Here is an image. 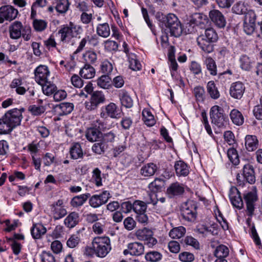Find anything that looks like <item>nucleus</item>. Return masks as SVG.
Instances as JSON below:
<instances>
[{
    "label": "nucleus",
    "instance_id": "nucleus-1",
    "mask_svg": "<svg viewBox=\"0 0 262 262\" xmlns=\"http://www.w3.org/2000/svg\"><path fill=\"white\" fill-rule=\"evenodd\" d=\"M24 111V108H15L7 111L0 118V135L9 134L20 125Z\"/></svg>",
    "mask_w": 262,
    "mask_h": 262
},
{
    "label": "nucleus",
    "instance_id": "nucleus-2",
    "mask_svg": "<svg viewBox=\"0 0 262 262\" xmlns=\"http://www.w3.org/2000/svg\"><path fill=\"white\" fill-rule=\"evenodd\" d=\"M155 17L161 28H167L171 36L178 37L182 33L183 30L181 21L177 16L173 13L164 14L161 12H157Z\"/></svg>",
    "mask_w": 262,
    "mask_h": 262
},
{
    "label": "nucleus",
    "instance_id": "nucleus-3",
    "mask_svg": "<svg viewBox=\"0 0 262 262\" xmlns=\"http://www.w3.org/2000/svg\"><path fill=\"white\" fill-rule=\"evenodd\" d=\"M218 39V35L216 31L211 28L205 30L204 34L200 35L197 38V42L199 47L206 53H211L214 50L213 43Z\"/></svg>",
    "mask_w": 262,
    "mask_h": 262
},
{
    "label": "nucleus",
    "instance_id": "nucleus-4",
    "mask_svg": "<svg viewBox=\"0 0 262 262\" xmlns=\"http://www.w3.org/2000/svg\"><path fill=\"white\" fill-rule=\"evenodd\" d=\"M10 37L13 39H17L21 36L25 41L31 37V29L29 26H23L19 21H15L9 27Z\"/></svg>",
    "mask_w": 262,
    "mask_h": 262
},
{
    "label": "nucleus",
    "instance_id": "nucleus-5",
    "mask_svg": "<svg viewBox=\"0 0 262 262\" xmlns=\"http://www.w3.org/2000/svg\"><path fill=\"white\" fill-rule=\"evenodd\" d=\"M83 30L82 27L70 21L68 25L63 26L58 31L60 35V40L64 43H69L72 38L77 37Z\"/></svg>",
    "mask_w": 262,
    "mask_h": 262
},
{
    "label": "nucleus",
    "instance_id": "nucleus-6",
    "mask_svg": "<svg viewBox=\"0 0 262 262\" xmlns=\"http://www.w3.org/2000/svg\"><path fill=\"white\" fill-rule=\"evenodd\" d=\"M92 245L98 257H104L111 250V241L106 236H98L94 238Z\"/></svg>",
    "mask_w": 262,
    "mask_h": 262
},
{
    "label": "nucleus",
    "instance_id": "nucleus-7",
    "mask_svg": "<svg viewBox=\"0 0 262 262\" xmlns=\"http://www.w3.org/2000/svg\"><path fill=\"white\" fill-rule=\"evenodd\" d=\"M210 119L213 124L219 128H225L228 124V118L223 108L214 105L210 110Z\"/></svg>",
    "mask_w": 262,
    "mask_h": 262
},
{
    "label": "nucleus",
    "instance_id": "nucleus-8",
    "mask_svg": "<svg viewBox=\"0 0 262 262\" xmlns=\"http://www.w3.org/2000/svg\"><path fill=\"white\" fill-rule=\"evenodd\" d=\"M196 205L193 201L187 202L182 206L181 215L183 219L188 222H194L197 216Z\"/></svg>",
    "mask_w": 262,
    "mask_h": 262
},
{
    "label": "nucleus",
    "instance_id": "nucleus-9",
    "mask_svg": "<svg viewBox=\"0 0 262 262\" xmlns=\"http://www.w3.org/2000/svg\"><path fill=\"white\" fill-rule=\"evenodd\" d=\"M100 116L104 119L107 117L118 119L121 117V112L116 104L111 102L107 105L101 108Z\"/></svg>",
    "mask_w": 262,
    "mask_h": 262
},
{
    "label": "nucleus",
    "instance_id": "nucleus-10",
    "mask_svg": "<svg viewBox=\"0 0 262 262\" xmlns=\"http://www.w3.org/2000/svg\"><path fill=\"white\" fill-rule=\"evenodd\" d=\"M105 101V96L101 92H95L91 95L90 100L85 102V108L90 111L94 110L100 104L103 103Z\"/></svg>",
    "mask_w": 262,
    "mask_h": 262
},
{
    "label": "nucleus",
    "instance_id": "nucleus-11",
    "mask_svg": "<svg viewBox=\"0 0 262 262\" xmlns=\"http://www.w3.org/2000/svg\"><path fill=\"white\" fill-rule=\"evenodd\" d=\"M18 11L13 6L5 5L0 8V24H2L5 20L11 21L17 16Z\"/></svg>",
    "mask_w": 262,
    "mask_h": 262
},
{
    "label": "nucleus",
    "instance_id": "nucleus-12",
    "mask_svg": "<svg viewBox=\"0 0 262 262\" xmlns=\"http://www.w3.org/2000/svg\"><path fill=\"white\" fill-rule=\"evenodd\" d=\"M111 197L110 192L104 190L99 194L92 195L89 199V204L92 207L97 208L106 204Z\"/></svg>",
    "mask_w": 262,
    "mask_h": 262
},
{
    "label": "nucleus",
    "instance_id": "nucleus-13",
    "mask_svg": "<svg viewBox=\"0 0 262 262\" xmlns=\"http://www.w3.org/2000/svg\"><path fill=\"white\" fill-rule=\"evenodd\" d=\"M144 252V245L138 242H134L128 243L127 245V249L123 250V253L126 256H138L142 255Z\"/></svg>",
    "mask_w": 262,
    "mask_h": 262
},
{
    "label": "nucleus",
    "instance_id": "nucleus-14",
    "mask_svg": "<svg viewBox=\"0 0 262 262\" xmlns=\"http://www.w3.org/2000/svg\"><path fill=\"white\" fill-rule=\"evenodd\" d=\"M244 198L246 204V211L249 216H252L254 211V203L257 200L256 192L255 191L249 192L244 194Z\"/></svg>",
    "mask_w": 262,
    "mask_h": 262
},
{
    "label": "nucleus",
    "instance_id": "nucleus-15",
    "mask_svg": "<svg viewBox=\"0 0 262 262\" xmlns=\"http://www.w3.org/2000/svg\"><path fill=\"white\" fill-rule=\"evenodd\" d=\"M51 212L55 220H59L64 216L67 214V211L63 205L62 200H59L52 204Z\"/></svg>",
    "mask_w": 262,
    "mask_h": 262
},
{
    "label": "nucleus",
    "instance_id": "nucleus-16",
    "mask_svg": "<svg viewBox=\"0 0 262 262\" xmlns=\"http://www.w3.org/2000/svg\"><path fill=\"white\" fill-rule=\"evenodd\" d=\"M229 198L233 207L241 209L244 206L241 194L238 190L235 187H232L229 192Z\"/></svg>",
    "mask_w": 262,
    "mask_h": 262
},
{
    "label": "nucleus",
    "instance_id": "nucleus-17",
    "mask_svg": "<svg viewBox=\"0 0 262 262\" xmlns=\"http://www.w3.org/2000/svg\"><path fill=\"white\" fill-rule=\"evenodd\" d=\"M101 70L104 74L100 77L98 82H110L112 80L110 73L113 70L112 64L107 60H105L101 64Z\"/></svg>",
    "mask_w": 262,
    "mask_h": 262
},
{
    "label": "nucleus",
    "instance_id": "nucleus-18",
    "mask_svg": "<svg viewBox=\"0 0 262 262\" xmlns=\"http://www.w3.org/2000/svg\"><path fill=\"white\" fill-rule=\"evenodd\" d=\"M209 17L211 21L219 28H224L226 21L223 14L218 10L213 9L209 12Z\"/></svg>",
    "mask_w": 262,
    "mask_h": 262
},
{
    "label": "nucleus",
    "instance_id": "nucleus-19",
    "mask_svg": "<svg viewBox=\"0 0 262 262\" xmlns=\"http://www.w3.org/2000/svg\"><path fill=\"white\" fill-rule=\"evenodd\" d=\"M184 192L183 184L179 182L171 184L167 188L166 194L169 198H173L182 195Z\"/></svg>",
    "mask_w": 262,
    "mask_h": 262
},
{
    "label": "nucleus",
    "instance_id": "nucleus-20",
    "mask_svg": "<svg viewBox=\"0 0 262 262\" xmlns=\"http://www.w3.org/2000/svg\"><path fill=\"white\" fill-rule=\"evenodd\" d=\"M34 73L36 82H48L47 78L50 72L47 66L40 65L36 68Z\"/></svg>",
    "mask_w": 262,
    "mask_h": 262
},
{
    "label": "nucleus",
    "instance_id": "nucleus-21",
    "mask_svg": "<svg viewBox=\"0 0 262 262\" xmlns=\"http://www.w3.org/2000/svg\"><path fill=\"white\" fill-rule=\"evenodd\" d=\"M70 158L73 160L82 159L84 156L81 144L78 142L73 143L69 150Z\"/></svg>",
    "mask_w": 262,
    "mask_h": 262
},
{
    "label": "nucleus",
    "instance_id": "nucleus-22",
    "mask_svg": "<svg viewBox=\"0 0 262 262\" xmlns=\"http://www.w3.org/2000/svg\"><path fill=\"white\" fill-rule=\"evenodd\" d=\"M243 174L250 184H254L256 181L254 167L251 164H245L243 168Z\"/></svg>",
    "mask_w": 262,
    "mask_h": 262
},
{
    "label": "nucleus",
    "instance_id": "nucleus-23",
    "mask_svg": "<svg viewBox=\"0 0 262 262\" xmlns=\"http://www.w3.org/2000/svg\"><path fill=\"white\" fill-rule=\"evenodd\" d=\"M245 89L243 83H233L230 89L231 96L235 99H240L243 95Z\"/></svg>",
    "mask_w": 262,
    "mask_h": 262
},
{
    "label": "nucleus",
    "instance_id": "nucleus-24",
    "mask_svg": "<svg viewBox=\"0 0 262 262\" xmlns=\"http://www.w3.org/2000/svg\"><path fill=\"white\" fill-rule=\"evenodd\" d=\"M46 232V228L41 223H34L31 229V235L34 239L40 238Z\"/></svg>",
    "mask_w": 262,
    "mask_h": 262
},
{
    "label": "nucleus",
    "instance_id": "nucleus-25",
    "mask_svg": "<svg viewBox=\"0 0 262 262\" xmlns=\"http://www.w3.org/2000/svg\"><path fill=\"white\" fill-rule=\"evenodd\" d=\"M245 147L249 151L255 150L258 146V140L256 136L254 135H247L245 137Z\"/></svg>",
    "mask_w": 262,
    "mask_h": 262
},
{
    "label": "nucleus",
    "instance_id": "nucleus-26",
    "mask_svg": "<svg viewBox=\"0 0 262 262\" xmlns=\"http://www.w3.org/2000/svg\"><path fill=\"white\" fill-rule=\"evenodd\" d=\"M79 221V214L76 212H72L65 218L64 223L68 228H72L78 224Z\"/></svg>",
    "mask_w": 262,
    "mask_h": 262
},
{
    "label": "nucleus",
    "instance_id": "nucleus-27",
    "mask_svg": "<svg viewBox=\"0 0 262 262\" xmlns=\"http://www.w3.org/2000/svg\"><path fill=\"white\" fill-rule=\"evenodd\" d=\"M85 136L89 141L94 142L97 141L101 137V133L93 126L86 129Z\"/></svg>",
    "mask_w": 262,
    "mask_h": 262
},
{
    "label": "nucleus",
    "instance_id": "nucleus-28",
    "mask_svg": "<svg viewBox=\"0 0 262 262\" xmlns=\"http://www.w3.org/2000/svg\"><path fill=\"white\" fill-rule=\"evenodd\" d=\"M157 170V165L149 163L144 165L140 169L141 174L145 177H149L154 175Z\"/></svg>",
    "mask_w": 262,
    "mask_h": 262
},
{
    "label": "nucleus",
    "instance_id": "nucleus-29",
    "mask_svg": "<svg viewBox=\"0 0 262 262\" xmlns=\"http://www.w3.org/2000/svg\"><path fill=\"white\" fill-rule=\"evenodd\" d=\"M174 169L177 175L179 177H185L189 173L188 166L182 161L176 162L174 164Z\"/></svg>",
    "mask_w": 262,
    "mask_h": 262
},
{
    "label": "nucleus",
    "instance_id": "nucleus-30",
    "mask_svg": "<svg viewBox=\"0 0 262 262\" xmlns=\"http://www.w3.org/2000/svg\"><path fill=\"white\" fill-rule=\"evenodd\" d=\"M90 197V194L89 193L75 196L71 200L70 202L71 205L75 208L80 207L84 204Z\"/></svg>",
    "mask_w": 262,
    "mask_h": 262
},
{
    "label": "nucleus",
    "instance_id": "nucleus-31",
    "mask_svg": "<svg viewBox=\"0 0 262 262\" xmlns=\"http://www.w3.org/2000/svg\"><path fill=\"white\" fill-rule=\"evenodd\" d=\"M97 34L102 37L107 38L111 34L110 27L108 23L99 24L96 27Z\"/></svg>",
    "mask_w": 262,
    "mask_h": 262
},
{
    "label": "nucleus",
    "instance_id": "nucleus-32",
    "mask_svg": "<svg viewBox=\"0 0 262 262\" xmlns=\"http://www.w3.org/2000/svg\"><path fill=\"white\" fill-rule=\"evenodd\" d=\"M230 117L233 123L236 125H241L244 123V117L241 112L237 109H233L230 112Z\"/></svg>",
    "mask_w": 262,
    "mask_h": 262
},
{
    "label": "nucleus",
    "instance_id": "nucleus-33",
    "mask_svg": "<svg viewBox=\"0 0 262 262\" xmlns=\"http://www.w3.org/2000/svg\"><path fill=\"white\" fill-rule=\"evenodd\" d=\"M79 74L81 77L84 79H91L94 76L95 70L89 64H85L84 66L80 71Z\"/></svg>",
    "mask_w": 262,
    "mask_h": 262
},
{
    "label": "nucleus",
    "instance_id": "nucleus-34",
    "mask_svg": "<svg viewBox=\"0 0 262 262\" xmlns=\"http://www.w3.org/2000/svg\"><path fill=\"white\" fill-rule=\"evenodd\" d=\"M240 67L245 71H249L253 67V61L246 55H242L239 58Z\"/></svg>",
    "mask_w": 262,
    "mask_h": 262
},
{
    "label": "nucleus",
    "instance_id": "nucleus-35",
    "mask_svg": "<svg viewBox=\"0 0 262 262\" xmlns=\"http://www.w3.org/2000/svg\"><path fill=\"white\" fill-rule=\"evenodd\" d=\"M82 58L85 64H94L97 60V54L93 50L86 51L82 55Z\"/></svg>",
    "mask_w": 262,
    "mask_h": 262
},
{
    "label": "nucleus",
    "instance_id": "nucleus-36",
    "mask_svg": "<svg viewBox=\"0 0 262 262\" xmlns=\"http://www.w3.org/2000/svg\"><path fill=\"white\" fill-rule=\"evenodd\" d=\"M56 107L60 110L59 114L60 116L66 115L72 112L74 108V105L70 102H63L57 105Z\"/></svg>",
    "mask_w": 262,
    "mask_h": 262
},
{
    "label": "nucleus",
    "instance_id": "nucleus-37",
    "mask_svg": "<svg viewBox=\"0 0 262 262\" xmlns=\"http://www.w3.org/2000/svg\"><path fill=\"white\" fill-rule=\"evenodd\" d=\"M135 235L139 240L145 241L151 235H154V233L151 230L143 228L137 230L135 232Z\"/></svg>",
    "mask_w": 262,
    "mask_h": 262
},
{
    "label": "nucleus",
    "instance_id": "nucleus-38",
    "mask_svg": "<svg viewBox=\"0 0 262 262\" xmlns=\"http://www.w3.org/2000/svg\"><path fill=\"white\" fill-rule=\"evenodd\" d=\"M143 120L148 126H152L156 123L154 115L148 109H144L142 111Z\"/></svg>",
    "mask_w": 262,
    "mask_h": 262
},
{
    "label": "nucleus",
    "instance_id": "nucleus-39",
    "mask_svg": "<svg viewBox=\"0 0 262 262\" xmlns=\"http://www.w3.org/2000/svg\"><path fill=\"white\" fill-rule=\"evenodd\" d=\"M186 233V229L183 226L172 228L169 232V236L173 239H179L183 237Z\"/></svg>",
    "mask_w": 262,
    "mask_h": 262
},
{
    "label": "nucleus",
    "instance_id": "nucleus-40",
    "mask_svg": "<svg viewBox=\"0 0 262 262\" xmlns=\"http://www.w3.org/2000/svg\"><path fill=\"white\" fill-rule=\"evenodd\" d=\"M165 180L163 178H156L149 184V189L154 192L161 191L164 186Z\"/></svg>",
    "mask_w": 262,
    "mask_h": 262
},
{
    "label": "nucleus",
    "instance_id": "nucleus-41",
    "mask_svg": "<svg viewBox=\"0 0 262 262\" xmlns=\"http://www.w3.org/2000/svg\"><path fill=\"white\" fill-rule=\"evenodd\" d=\"M69 5L68 0H57L55 8L57 12L63 14L68 11Z\"/></svg>",
    "mask_w": 262,
    "mask_h": 262
},
{
    "label": "nucleus",
    "instance_id": "nucleus-42",
    "mask_svg": "<svg viewBox=\"0 0 262 262\" xmlns=\"http://www.w3.org/2000/svg\"><path fill=\"white\" fill-rule=\"evenodd\" d=\"M204 63L206 66L207 70L210 72V74L216 75L217 74L216 66L213 58L209 56L205 57Z\"/></svg>",
    "mask_w": 262,
    "mask_h": 262
},
{
    "label": "nucleus",
    "instance_id": "nucleus-43",
    "mask_svg": "<svg viewBox=\"0 0 262 262\" xmlns=\"http://www.w3.org/2000/svg\"><path fill=\"white\" fill-rule=\"evenodd\" d=\"M162 254L156 251H152L147 252L145 255V259L150 262H158L161 260Z\"/></svg>",
    "mask_w": 262,
    "mask_h": 262
},
{
    "label": "nucleus",
    "instance_id": "nucleus-44",
    "mask_svg": "<svg viewBox=\"0 0 262 262\" xmlns=\"http://www.w3.org/2000/svg\"><path fill=\"white\" fill-rule=\"evenodd\" d=\"M227 155L229 160L233 164L237 165L239 164L238 155L234 148H229L227 150Z\"/></svg>",
    "mask_w": 262,
    "mask_h": 262
},
{
    "label": "nucleus",
    "instance_id": "nucleus-45",
    "mask_svg": "<svg viewBox=\"0 0 262 262\" xmlns=\"http://www.w3.org/2000/svg\"><path fill=\"white\" fill-rule=\"evenodd\" d=\"M229 253L228 248L224 245H220L217 246L214 251V255L217 258L226 257Z\"/></svg>",
    "mask_w": 262,
    "mask_h": 262
},
{
    "label": "nucleus",
    "instance_id": "nucleus-46",
    "mask_svg": "<svg viewBox=\"0 0 262 262\" xmlns=\"http://www.w3.org/2000/svg\"><path fill=\"white\" fill-rule=\"evenodd\" d=\"M43 93L47 96H50L57 90V86L53 83H43L41 84Z\"/></svg>",
    "mask_w": 262,
    "mask_h": 262
},
{
    "label": "nucleus",
    "instance_id": "nucleus-47",
    "mask_svg": "<svg viewBox=\"0 0 262 262\" xmlns=\"http://www.w3.org/2000/svg\"><path fill=\"white\" fill-rule=\"evenodd\" d=\"M207 90L212 98L216 99L219 98L220 92L214 83H208Z\"/></svg>",
    "mask_w": 262,
    "mask_h": 262
},
{
    "label": "nucleus",
    "instance_id": "nucleus-48",
    "mask_svg": "<svg viewBox=\"0 0 262 262\" xmlns=\"http://www.w3.org/2000/svg\"><path fill=\"white\" fill-rule=\"evenodd\" d=\"M46 110V104L44 105H30L29 107V111L31 113L35 116H39L43 114Z\"/></svg>",
    "mask_w": 262,
    "mask_h": 262
},
{
    "label": "nucleus",
    "instance_id": "nucleus-49",
    "mask_svg": "<svg viewBox=\"0 0 262 262\" xmlns=\"http://www.w3.org/2000/svg\"><path fill=\"white\" fill-rule=\"evenodd\" d=\"M134 211L138 214L139 213L145 212L147 206L146 203L141 201L137 200L134 202Z\"/></svg>",
    "mask_w": 262,
    "mask_h": 262
},
{
    "label": "nucleus",
    "instance_id": "nucleus-50",
    "mask_svg": "<svg viewBox=\"0 0 262 262\" xmlns=\"http://www.w3.org/2000/svg\"><path fill=\"white\" fill-rule=\"evenodd\" d=\"M93 126L100 132L105 131L111 128V125L107 124L106 122L100 119H97L96 121H94Z\"/></svg>",
    "mask_w": 262,
    "mask_h": 262
},
{
    "label": "nucleus",
    "instance_id": "nucleus-51",
    "mask_svg": "<svg viewBox=\"0 0 262 262\" xmlns=\"http://www.w3.org/2000/svg\"><path fill=\"white\" fill-rule=\"evenodd\" d=\"M33 26L35 30L41 32L47 28V23L44 20L34 19L33 21Z\"/></svg>",
    "mask_w": 262,
    "mask_h": 262
},
{
    "label": "nucleus",
    "instance_id": "nucleus-52",
    "mask_svg": "<svg viewBox=\"0 0 262 262\" xmlns=\"http://www.w3.org/2000/svg\"><path fill=\"white\" fill-rule=\"evenodd\" d=\"M232 10L237 14H242L246 13L247 9L243 2H238L233 6Z\"/></svg>",
    "mask_w": 262,
    "mask_h": 262
},
{
    "label": "nucleus",
    "instance_id": "nucleus-53",
    "mask_svg": "<svg viewBox=\"0 0 262 262\" xmlns=\"http://www.w3.org/2000/svg\"><path fill=\"white\" fill-rule=\"evenodd\" d=\"M107 148V145L104 142L95 143L92 148L93 151L97 154L100 155L103 153Z\"/></svg>",
    "mask_w": 262,
    "mask_h": 262
},
{
    "label": "nucleus",
    "instance_id": "nucleus-54",
    "mask_svg": "<svg viewBox=\"0 0 262 262\" xmlns=\"http://www.w3.org/2000/svg\"><path fill=\"white\" fill-rule=\"evenodd\" d=\"M179 259L182 262H192L194 259V256L192 253L183 252L179 254Z\"/></svg>",
    "mask_w": 262,
    "mask_h": 262
},
{
    "label": "nucleus",
    "instance_id": "nucleus-55",
    "mask_svg": "<svg viewBox=\"0 0 262 262\" xmlns=\"http://www.w3.org/2000/svg\"><path fill=\"white\" fill-rule=\"evenodd\" d=\"M193 94L198 101L202 102L205 99V91L203 87L196 86L193 90Z\"/></svg>",
    "mask_w": 262,
    "mask_h": 262
},
{
    "label": "nucleus",
    "instance_id": "nucleus-56",
    "mask_svg": "<svg viewBox=\"0 0 262 262\" xmlns=\"http://www.w3.org/2000/svg\"><path fill=\"white\" fill-rule=\"evenodd\" d=\"M92 179L95 185L99 187L102 185L101 171L98 168H95L93 171Z\"/></svg>",
    "mask_w": 262,
    "mask_h": 262
},
{
    "label": "nucleus",
    "instance_id": "nucleus-57",
    "mask_svg": "<svg viewBox=\"0 0 262 262\" xmlns=\"http://www.w3.org/2000/svg\"><path fill=\"white\" fill-rule=\"evenodd\" d=\"M122 105L126 108H130L133 105V100L127 94H124L120 98Z\"/></svg>",
    "mask_w": 262,
    "mask_h": 262
},
{
    "label": "nucleus",
    "instance_id": "nucleus-58",
    "mask_svg": "<svg viewBox=\"0 0 262 262\" xmlns=\"http://www.w3.org/2000/svg\"><path fill=\"white\" fill-rule=\"evenodd\" d=\"M184 242L186 245L192 246L196 249L200 248L199 242L191 236H186L184 239Z\"/></svg>",
    "mask_w": 262,
    "mask_h": 262
},
{
    "label": "nucleus",
    "instance_id": "nucleus-59",
    "mask_svg": "<svg viewBox=\"0 0 262 262\" xmlns=\"http://www.w3.org/2000/svg\"><path fill=\"white\" fill-rule=\"evenodd\" d=\"M105 49L108 51H117L118 48V44L117 42L107 40L104 42Z\"/></svg>",
    "mask_w": 262,
    "mask_h": 262
},
{
    "label": "nucleus",
    "instance_id": "nucleus-60",
    "mask_svg": "<svg viewBox=\"0 0 262 262\" xmlns=\"http://www.w3.org/2000/svg\"><path fill=\"white\" fill-rule=\"evenodd\" d=\"M124 228L128 231L133 230L136 226V223L132 217H127L123 221Z\"/></svg>",
    "mask_w": 262,
    "mask_h": 262
},
{
    "label": "nucleus",
    "instance_id": "nucleus-61",
    "mask_svg": "<svg viewBox=\"0 0 262 262\" xmlns=\"http://www.w3.org/2000/svg\"><path fill=\"white\" fill-rule=\"evenodd\" d=\"M168 248L170 252L178 253L180 252L181 248L180 244L176 241H171L168 244Z\"/></svg>",
    "mask_w": 262,
    "mask_h": 262
},
{
    "label": "nucleus",
    "instance_id": "nucleus-62",
    "mask_svg": "<svg viewBox=\"0 0 262 262\" xmlns=\"http://www.w3.org/2000/svg\"><path fill=\"white\" fill-rule=\"evenodd\" d=\"M80 242V238L76 235H73L68 239L67 242V246L70 248L76 247Z\"/></svg>",
    "mask_w": 262,
    "mask_h": 262
},
{
    "label": "nucleus",
    "instance_id": "nucleus-63",
    "mask_svg": "<svg viewBox=\"0 0 262 262\" xmlns=\"http://www.w3.org/2000/svg\"><path fill=\"white\" fill-rule=\"evenodd\" d=\"M224 137L226 142L229 145H233L235 142L234 135L230 130L225 132L224 134Z\"/></svg>",
    "mask_w": 262,
    "mask_h": 262
},
{
    "label": "nucleus",
    "instance_id": "nucleus-64",
    "mask_svg": "<svg viewBox=\"0 0 262 262\" xmlns=\"http://www.w3.org/2000/svg\"><path fill=\"white\" fill-rule=\"evenodd\" d=\"M40 257L41 262H56L55 257L50 252H42Z\"/></svg>",
    "mask_w": 262,
    "mask_h": 262
}]
</instances>
